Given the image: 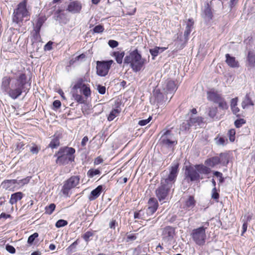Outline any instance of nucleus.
Here are the masks:
<instances>
[{"mask_svg": "<svg viewBox=\"0 0 255 255\" xmlns=\"http://www.w3.org/2000/svg\"><path fill=\"white\" fill-rule=\"evenodd\" d=\"M103 160L102 159V158H101L100 157H98L95 159L94 163H95V164H97V165L103 162Z\"/></svg>", "mask_w": 255, "mask_h": 255, "instance_id": "obj_63", "label": "nucleus"}, {"mask_svg": "<svg viewBox=\"0 0 255 255\" xmlns=\"http://www.w3.org/2000/svg\"><path fill=\"white\" fill-rule=\"evenodd\" d=\"M80 177L79 176H72L67 180L62 187V193L66 196H69L71 189L76 187L79 183Z\"/></svg>", "mask_w": 255, "mask_h": 255, "instance_id": "obj_8", "label": "nucleus"}, {"mask_svg": "<svg viewBox=\"0 0 255 255\" xmlns=\"http://www.w3.org/2000/svg\"><path fill=\"white\" fill-rule=\"evenodd\" d=\"M246 123V121L243 119H238L235 122V126L239 128Z\"/></svg>", "mask_w": 255, "mask_h": 255, "instance_id": "obj_44", "label": "nucleus"}, {"mask_svg": "<svg viewBox=\"0 0 255 255\" xmlns=\"http://www.w3.org/2000/svg\"><path fill=\"white\" fill-rule=\"evenodd\" d=\"M195 204L196 201L194 200V197L188 196L184 201L183 208L186 210L190 211L192 210Z\"/></svg>", "mask_w": 255, "mask_h": 255, "instance_id": "obj_15", "label": "nucleus"}, {"mask_svg": "<svg viewBox=\"0 0 255 255\" xmlns=\"http://www.w3.org/2000/svg\"><path fill=\"white\" fill-rule=\"evenodd\" d=\"M202 17L206 21H210L211 20L213 17V14L212 13V9L210 6L209 5V3H206L202 12Z\"/></svg>", "mask_w": 255, "mask_h": 255, "instance_id": "obj_13", "label": "nucleus"}, {"mask_svg": "<svg viewBox=\"0 0 255 255\" xmlns=\"http://www.w3.org/2000/svg\"><path fill=\"white\" fill-rule=\"evenodd\" d=\"M60 145L59 136L54 134L50 143L49 144V147L51 148H56Z\"/></svg>", "mask_w": 255, "mask_h": 255, "instance_id": "obj_29", "label": "nucleus"}, {"mask_svg": "<svg viewBox=\"0 0 255 255\" xmlns=\"http://www.w3.org/2000/svg\"><path fill=\"white\" fill-rule=\"evenodd\" d=\"M192 126L190 124L189 120H188L182 124V125L180 126V129L181 130H188Z\"/></svg>", "mask_w": 255, "mask_h": 255, "instance_id": "obj_40", "label": "nucleus"}, {"mask_svg": "<svg viewBox=\"0 0 255 255\" xmlns=\"http://www.w3.org/2000/svg\"><path fill=\"white\" fill-rule=\"evenodd\" d=\"M30 14L26 8V2L23 1L20 2L17 6V8L14 10L12 14V22L21 26L24 18H26V20L29 19Z\"/></svg>", "mask_w": 255, "mask_h": 255, "instance_id": "obj_5", "label": "nucleus"}, {"mask_svg": "<svg viewBox=\"0 0 255 255\" xmlns=\"http://www.w3.org/2000/svg\"><path fill=\"white\" fill-rule=\"evenodd\" d=\"M95 232V231H88L82 235V238L86 243H88L92 239Z\"/></svg>", "mask_w": 255, "mask_h": 255, "instance_id": "obj_31", "label": "nucleus"}, {"mask_svg": "<svg viewBox=\"0 0 255 255\" xmlns=\"http://www.w3.org/2000/svg\"><path fill=\"white\" fill-rule=\"evenodd\" d=\"M196 169L199 173L208 174L210 172V169L204 165H196L195 166Z\"/></svg>", "mask_w": 255, "mask_h": 255, "instance_id": "obj_28", "label": "nucleus"}, {"mask_svg": "<svg viewBox=\"0 0 255 255\" xmlns=\"http://www.w3.org/2000/svg\"><path fill=\"white\" fill-rule=\"evenodd\" d=\"M11 79L9 77H4L2 80L1 87L4 91L8 92L10 86Z\"/></svg>", "mask_w": 255, "mask_h": 255, "instance_id": "obj_26", "label": "nucleus"}, {"mask_svg": "<svg viewBox=\"0 0 255 255\" xmlns=\"http://www.w3.org/2000/svg\"><path fill=\"white\" fill-rule=\"evenodd\" d=\"M178 165L175 164L169 169L168 175L161 178L160 185L155 191L158 200L161 202L165 200L171 189L174 186L178 173Z\"/></svg>", "mask_w": 255, "mask_h": 255, "instance_id": "obj_1", "label": "nucleus"}, {"mask_svg": "<svg viewBox=\"0 0 255 255\" xmlns=\"http://www.w3.org/2000/svg\"><path fill=\"white\" fill-rule=\"evenodd\" d=\"M75 152V149L73 147L60 148L54 155V157H57L56 163L59 165H66L74 161L75 157L73 154Z\"/></svg>", "mask_w": 255, "mask_h": 255, "instance_id": "obj_4", "label": "nucleus"}, {"mask_svg": "<svg viewBox=\"0 0 255 255\" xmlns=\"http://www.w3.org/2000/svg\"><path fill=\"white\" fill-rule=\"evenodd\" d=\"M40 150V148H38L36 145H34L30 148V151L33 154H37Z\"/></svg>", "mask_w": 255, "mask_h": 255, "instance_id": "obj_54", "label": "nucleus"}, {"mask_svg": "<svg viewBox=\"0 0 255 255\" xmlns=\"http://www.w3.org/2000/svg\"><path fill=\"white\" fill-rule=\"evenodd\" d=\"M146 62V59L142 58L137 49L131 52L124 59V63L129 64L130 68L134 72L140 71Z\"/></svg>", "mask_w": 255, "mask_h": 255, "instance_id": "obj_2", "label": "nucleus"}, {"mask_svg": "<svg viewBox=\"0 0 255 255\" xmlns=\"http://www.w3.org/2000/svg\"><path fill=\"white\" fill-rule=\"evenodd\" d=\"M88 140L89 139L87 136H84L82 140L81 145L83 147H84L86 145L87 142L88 141Z\"/></svg>", "mask_w": 255, "mask_h": 255, "instance_id": "obj_59", "label": "nucleus"}, {"mask_svg": "<svg viewBox=\"0 0 255 255\" xmlns=\"http://www.w3.org/2000/svg\"><path fill=\"white\" fill-rule=\"evenodd\" d=\"M167 49L166 47H155L153 49H150L149 50L150 53L153 57V59L154 57L157 56L159 53H161L163 52Z\"/></svg>", "mask_w": 255, "mask_h": 255, "instance_id": "obj_30", "label": "nucleus"}, {"mask_svg": "<svg viewBox=\"0 0 255 255\" xmlns=\"http://www.w3.org/2000/svg\"><path fill=\"white\" fill-rule=\"evenodd\" d=\"M219 158L223 160V161H227L228 162L227 156L223 153L220 154Z\"/></svg>", "mask_w": 255, "mask_h": 255, "instance_id": "obj_64", "label": "nucleus"}, {"mask_svg": "<svg viewBox=\"0 0 255 255\" xmlns=\"http://www.w3.org/2000/svg\"><path fill=\"white\" fill-rule=\"evenodd\" d=\"M247 228H248V224H247V222H244L243 225V226H242L243 231H242V234H241L242 236H243L244 235V234L247 231Z\"/></svg>", "mask_w": 255, "mask_h": 255, "instance_id": "obj_62", "label": "nucleus"}, {"mask_svg": "<svg viewBox=\"0 0 255 255\" xmlns=\"http://www.w3.org/2000/svg\"><path fill=\"white\" fill-rule=\"evenodd\" d=\"M104 28L103 26L101 25H98L96 26L94 29L93 31L95 33H100L104 31Z\"/></svg>", "mask_w": 255, "mask_h": 255, "instance_id": "obj_50", "label": "nucleus"}, {"mask_svg": "<svg viewBox=\"0 0 255 255\" xmlns=\"http://www.w3.org/2000/svg\"><path fill=\"white\" fill-rule=\"evenodd\" d=\"M23 197V194L20 192H18L12 194L9 200V203L13 205L15 204L18 201L20 200Z\"/></svg>", "mask_w": 255, "mask_h": 255, "instance_id": "obj_25", "label": "nucleus"}, {"mask_svg": "<svg viewBox=\"0 0 255 255\" xmlns=\"http://www.w3.org/2000/svg\"><path fill=\"white\" fill-rule=\"evenodd\" d=\"M216 103L218 104L219 108L222 109L226 110L228 108V104L225 101L224 98L223 97H222L219 100V102H217Z\"/></svg>", "mask_w": 255, "mask_h": 255, "instance_id": "obj_36", "label": "nucleus"}, {"mask_svg": "<svg viewBox=\"0 0 255 255\" xmlns=\"http://www.w3.org/2000/svg\"><path fill=\"white\" fill-rule=\"evenodd\" d=\"M55 205L53 203L50 204L49 206H46L45 208V213L51 215L55 209Z\"/></svg>", "mask_w": 255, "mask_h": 255, "instance_id": "obj_38", "label": "nucleus"}, {"mask_svg": "<svg viewBox=\"0 0 255 255\" xmlns=\"http://www.w3.org/2000/svg\"><path fill=\"white\" fill-rule=\"evenodd\" d=\"M158 202L154 198H150L148 202V208L146 213L148 215H151L157 210L158 208Z\"/></svg>", "mask_w": 255, "mask_h": 255, "instance_id": "obj_12", "label": "nucleus"}, {"mask_svg": "<svg viewBox=\"0 0 255 255\" xmlns=\"http://www.w3.org/2000/svg\"><path fill=\"white\" fill-rule=\"evenodd\" d=\"M254 103L250 97L249 94H247L242 102V107L245 109L248 108L250 106H254Z\"/></svg>", "mask_w": 255, "mask_h": 255, "instance_id": "obj_23", "label": "nucleus"}, {"mask_svg": "<svg viewBox=\"0 0 255 255\" xmlns=\"http://www.w3.org/2000/svg\"><path fill=\"white\" fill-rule=\"evenodd\" d=\"M97 90L100 94H104L106 93V87L101 85H98Z\"/></svg>", "mask_w": 255, "mask_h": 255, "instance_id": "obj_48", "label": "nucleus"}, {"mask_svg": "<svg viewBox=\"0 0 255 255\" xmlns=\"http://www.w3.org/2000/svg\"><path fill=\"white\" fill-rule=\"evenodd\" d=\"M227 139L224 137H221L219 139H217L216 143L218 145H224L225 144Z\"/></svg>", "mask_w": 255, "mask_h": 255, "instance_id": "obj_51", "label": "nucleus"}, {"mask_svg": "<svg viewBox=\"0 0 255 255\" xmlns=\"http://www.w3.org/2000/svg\"><path fill=\"white\" fill-rule=\"evenodd\" d=\"M175 235V229L171 226H167L162 229V240L163 243L162 245L165 246L170 245L174 239Z\"/></svg>", "mask_w": 255, "mask_h": 255, "instance_id": "obj_7", "label": "nucleus"}, {"mask_svg": "<svg viewBox=\"0 0 255 255\" xmlns=\"http://www.w3.org/2000/svg\"><path fill=\"white\" fill-rule=\"evenodd\" d=\"M80 91L84 95L86 99H87V98L91 96V92L90 87L86 84L82 85V89Z\"/></svg>", "mask_w": 255, "mask_h": 255, "instance_id": "obj_33", "label": "nucleus"}, {"mask_svg": "<svg viewBox=\"0 0 255 255\" xmlns=\"http://www.w3.org/2000/svg\"><path fill=\"white\" fill-rule=\"evenodd\" d=\"M53 105L54 108L58 109L60 107L61 104L60 101L55 100L53 102Z\"/></svg>", "mask_w": 255, "mask_h": 255, "instance_id": "obj_58", "label": "nucleus"}, {"mask_svg": "<svg viewBox=\"0 0 255 255\" xmlns=\"http://www.w3.org/2000/svg\"><path fill=\"white\" fill-rule=\"evenodd\" d=\"M185 175L186 177L187 178H189L191 181H197L200 179V174L196 167H186L185 170ZM202 178V177L201 178V179Z\"/></svg>", "mask_w": 255, "mask_h": 255, "instance_id": "obj_11", "label": "nucleus"}, {"mask_svg": "<svg viewBox=\"0 0 255 255\" xmlns=\"http://www.w3.org/2000/svg\"><path fill=\"white\" fill-rule=\"evenodd\" d=\"M6 250L11 254H14L15 252V248L9 245H6L5 247Z\"/></svg>", "mask_w": 255, "mask_h": 255, "instance_id": "obj_52", "label": "nucleus"}, {"mask_svg": "<svg viewBox=\"0 0 255 255\" xmlns=\"http://www.w3.org/2000/svg\"><path fill=\"white\" fill-rule=\"evenodd\" d=\"M31 178V176H27L24 179L17 180V182L16 183V184L17 185H19L20 186H23V185L28 183L29 182Z\"/></svg>", "mask_w": 255, "mask_h": 255, "instance_id": "obj_37", "label": "nucleus"}, {"mask_svg": "<svg viewBox=\"0 0 255 255\" xmlns=\"http://www.w3.org/2000/svg\"><path fill=\"white\" fill-rule=\"evenodd\" d=\"M117 224L115 220H112L110 223L109 226L111 229H115L116 227V225Z\"/></svg>", "mask_w": 255, "mask_h": 255, "instance_id": "obj_61", "label": "nucleus"}, {"mask_svg": "<svg viewBox=\"0 0 255 255\" xmlns=\"http://www.w3.org/2000/svg\"><path fill=\"white\" fill-rule=\"evenodd\" d=\"M235 133H236V131L234 129H231L229 130L228 131L229 139L231 142H233L235 140Z\"/></svg>", "mask_w": 255, "mask_h": 255, "instance_id": "obj_46", "label": "nucleus"}, {"mask_svg": "<svg viewBox=\"0 0 255 255\" xmlns=\"http://www.w3.org/2000/svg\"><path fill=\"white\" fill-rule=\"evenodd\" d=\"M38 237V234L37 233H34L32 235H30L27 240V243L29 244H32L35 239Z\"/></svg>", "mask_w": 255, "mask_h": 255, "instance_id": "obj_45", "label": "nucleus"}, {"mask_svg": "<svg viewBox=\"0 0 255 255\" xmlns=\"http://www.w3.org/2000/svg\"><path fill=\"white\" fill-rule=\"evenodd\" d=\"M212 198L214 199L217 200L219 198V195L217 192L216 187H214L212 191Z\"/></svg>", "mask_w": 255, "mask_h": 255, "instance_id": "obj_49", "label": "nucleus"}, {"mask_svg": "<svg viewBox=\"0 0 255 255\" xmlns=\"http://www.w3.org/2000/svg\"><path fill=\"white\" fill-rule=\"evenodd\" d=\"M207 227H200L193 230L191 236L193 241L198 246H202L205 245L206 240V230L209 226V223L206 222Z\"/></svg>", "mask_w": 255, "mask_h": 255, "instance_id": "obj_6", "label": "nucleus"}, {"mask_svg": "<svg viewBox=\"0 0 255 255\" xmlns=\"http://www.w3.org/2000/svg\"><path fill=\"white\" fill-rule=\"evenodd\" d=\"M189 121L192 127H197L203 123V118L201 117H191Z\"/></svg>", "mask_w": 255, "mask_h": 255, "instance_id": "obj_27", "label": "nucleus"}, {"mask_svg": "<svg viewBox=\"0 0 255 255\" xmlns=\"http://www.w3.org/2000/svg\"><path fill=\"white\" fill-rule=\"evenodd\" d=\"M226 62L231 67H238L239 66L238 62L234 57H231L229 54H226Z\"/></svg>", "mask_w": 255, "mask_h": 255, "instance_id": "obj_22", "label": "nucleus"}, {"mask_svg": "<svg viewBox=\"0 0 255 255\" xmlns=\"http://www.w3.org/2000/svg\"><path fill=\"white\" fill-rule=\"evenodd\" d=\"M52 42L51 41H49L44 46V50H50L52 49Z\"/></svg>", "mask_w": 255, "mask_h": 255, "instance_id": "obj_57", "label": "nucleus"}, {"mask_svg": "<svg viewBox=\"0 0 255 255\" xmlns=\"http://www.w3.org/2000/svg\"><path fill=\"white\" fill-rule=\"evenodd\" d=\"M26 84V76L24 74H20L16 80L10 84L7 94L12 99H16L22 92H26L25 85Z\"/></svg>", "mask_w": 255, "mask_h": 255, "instance_id": "obj_3", "label": "nucleus"}, {"mask_svg": "<svg viewBox=\"0 0 255 255\" xmlns=\"http://www.w3.org/2000/svg\"><path fill=\"white\" fill-rule=\"evenodd\" d=\"M246 66L249 69L255 67V53L252 51L248 52Z\"/></svg>", "mask_w": 255, "mask_h": 255, "instance_id": "obj_19", "label": "nucleus"}, {"mask_svg": "<svg viewBox=\"0 0 255 255\" xmlns=\"http://www.w3.org/2000/svg\"><path fill=\"white\" fill-rule=\"evenodd\" d=\"M161 132L163 133L159 139L161 144L167 147H171L173 144H177L174 134L170 130H163Z\"/></svg>", "mask_w": 255, "mask_h": 255, "instance_id": "obj_9", "label": "nucleus"}, {"mask_svg": "<svg viewBox=\"0 0 255 255\" xmlns=\"http://www.w3.org/2000/svg\"><path fill=\"white\" fill-rule=\"evenodd\" d=\"M152 119L151 117H149L148 119L145 120H141L138 122V125L140 126H143L147 125L151 121Z\"/></svg>", "mask_w": 255, "mask_h": 255, "instance_id": "obj_47", "label": "nucleus"}, {"mask_svg": "<svg viewBox=\"0 0 255 255\" xmlns=\"http://www.w3.org/2000/svg\"><path fill=\"white\" fill-rule=\"evenodd\" d=\"M238 102V97H236L235 98L232 99L231 101V108L232 111L234 115H236L237 116H239L238 113L240 112V109L237 107Z\"/></svg>", "mask_w": 255, "mask_h": 255, "instance_id": "obj_24", "label": "nucleus"}, {"mask_svg": "<svg viewBox=\"0 0 255 255\" xmlns=\"http://www.w3.org/2000/svg\"><path fill=\"white\" fill-rule=\"evenodd\" d=\"M193 24L194 21H193V19H189L186 27V29L184 31V36H188L190 34L191 31V29L192 28L193 26Z\"/></svg>", "mask_w": 255, "mask_h": 255, "instance_id": "obj_34", "label": "nucleus"}, {"mask_svg": "<svg viewBox=\"0 0 255 255\" xmlns=\"http://www.w3.org/2000/svg\"><path fill=\"white\" fill-rule=\"evenodd\" d=\"M68 224V222L67 221L60 219L57 221V222L55 224V226L57 228H61L65 226Z\"/></svg>", "mask_w": 255, "mask_h": 255, "instance_id": "obj_42", "label": "nucleus"}, {"mask_svg": "<svg viewBox=\"0 0 255 255\" xmlns=\"http://www.w3.org/2000/svg\"><path fill=\"white\" fill-rule=\"evenodd\" d=\"M222 97L219 94H218L217 92H215L213 91H210L207 93V99L208 100L212 101L215 103L217 102H219V100Z\"/></svg>", "mask_w": 255, "mask_h": 255, "instance_id": "obj_20", "label": "nucleus"}, {"mask_svg": "<svg viewBox=\"0 0 255 255\" xmlns=\"http://www.w3.org/2000/svg\"><path fill=\"white\" fill-rule=\"evenodd\" d=\"M136 239V237L133 234L127 235V242L132 241Z\"/></svg>", "mask_w": 255, "mask_h": 255, "instance_id": "obj_56", "label": "nucleus"}, {"mask_svg": "<svg viewBox=\"0 0 255 255\" xmlns=\"http://www.w3.org/2000/svg\"><path fill=\"white\" fill-rule=\"evenodd\" d=\"M121 110L119 109H116L113 110L110 114H109L108 120L109 121H113L116 117L118 116V115L120 113Z\"/></svg>", "mask_w": 255, "mask_h": 255, "instance_id": "obj_35", "label": "nucleus"}, {"mask_svg": "<svg viewBox=\"0 0 255 255\" xmlns=\"http://www.w3.org/2000/svg\"><path fill=\"white\" fill-rule=\"evenodd\" d=\"M217 108L216 107H212L209 109L208 115L212 118H214L217 112Z\"/></svg>", "mask_w": 255, "mask_h": 255, "instance_id": "obj_43", "label": "nucleus"}, {"mask_svg": "<svg viewBox=\"0 0 255 255\" xmlns=\"http://www.w3.org/2000/svg\"><path fill=\"white\" fill-rule=\"evenodd\" d=\"M100 173V171L98 169H90L88 172H87V175L88 176V177H90V178H93L95 176L98 175V174H99Z\"/></svg>", "mask_w": 255, "mask_h": 255, "instance_id": "obj_39", "label": "nucleus"}, {"mask_svg": "<svg viewBox=\"0 0 255 255\" xmlns=\"http://www.w3.org/2000/svg\"><path fill=\"white\" fill-rule=\"evenodd\" d=\"M177 87L174 82L172 80H169L167 81L164 86V90L167 94H173L174 93Z\"/></svg>", "mask_w": 255, "mask_h": 255, "instance_id": "obj_17", "label": "nucleus"}, {"mask_svg": "<svg viewBox=\"0 0 255 255\" xmlns=\"http://www.w3.org/2000/svg\"><path fill=\"white\" fill-rule=\"evenodd\" d=\"M79 243V240L77 239L76 240V241H75L73 243H72L70 246H69V249L71 250H73V249H74L77 246V245Z\"/></svg>", "mask_w": 255, "mask_h": 255, "instance_id": "obj_60", "label": "nucleus"}, {"mask_svg": "<svg viewBox=\"0 0 255 255\" xmlns=\"http://www.w3.org/2000/svg\"><path fill=\"white\" fill-rule=\"evenodd\" d=\"M73 97L75 100H76L79 103H84L85 102V100L82 96L79 95L78 94H73Z\"/></svg>", "mask_w": 255, "mask_h": 255, "instance_id": "obj_41", "label": "nucleus"}, {"mask_svg": "<svg viewBox=\"0 0 255 255\" xmlns=\"http://www.w3.org/2000/svg\"><path fill=\"white\" fill-rule=\"evenodd\" d=\"M125 55L124 51H116L113 53V56L115 57L116 60L118 64H122L123 59Z\"/></svg>", "mask_w": 255, "mask_h": 255, "instance_id": "obj_32", "label": "nucleus"}, {"mask_svg": "<svg viewBox=\"0 0 255 255\" xmlns=\"http://www.w3.org/2000/svg\"><path fill=\"white\" fill-rule=\"evenodd\" d=\"M205 163L208 166L214 167L219 163H221L223 165H227L228 164V161H223V160L219 158V157L215 156L207 159L205 161Z\"/></svg>", "mask_w": 255, "mask_h": 255, "instance_id": "obj_14", "label": "nucleus"}, {"mask_svg": "<svg viewBox=\"0 0 255 255\" xmlns=\"http://www.w3.org/2000/svg\"><path fill=\"white\" fill-rule=\"evenodd\" d=\"M113 63L114 61L112 60L102 61H98L96 67L97 74L102 77L106 76L108 74Z\"/></svg>", "mask_w": 255, "mask_h": 255, "instance_id": "obj_10", "label": "nucleus"}, {"mask_svg": "<svg viewBox=\"0 0 255 255\" xmlns=\"http://www.w3.org/2000/svg\"><path fill=\"white\" fill-rule=\"evenodd\" d=\"M109 45L112 48H115L118 46L119 43L114 40H110L108 42Z\"/></svg>", "mask_w": 255, "mask_h": 255, "instance_id": "obj_53", "label": "nucleus"}, {"mask_svg": "<svg viewBox=\"0 0 255 255\" xmlns=\"http://www.w3.org/2000/svg\"><path fill=\"white\" fill-rule=\"evenodd\" d=\"M84 84L82 83V81L80 80L78 81L77 83L74 86L73 89H80V90L82 89V85H84Z\"/></svg>", "mask_w": 255, "mask_h": 255, "instance_id": "obj_55", "label": "nucleus"}, {"mask_svg": "<svg viewBox=\"0 0 255 255\" xmlns=\"http://www.w3.org/2000/svg\"><path fill=\"white\" fill-rule=\"evenodd\" d=\"M103 187L102 185L98 186L95 189L92 190L89 196V199L90 201H93L97 199L102 192Z\"/></svg>", "mask_w": 255, "mask_h": 255, "instance_id": "obj_21", "label": "nucleus"}, {"mask_svg": "<svg viewBox=\"0 0 255 255\" xmlns=\"http://www.w3.org/2000/svg\"><path fill=\"white\" fill-rule=\"evenodd\" d=\"M81 8L82 5L81 2L78 1H74L70 3L67 10L73 13H76L80 12Z\"/></svg>", "mask_w": 255, "mask_h": 255, "instance_id": "obj_16", "label": "nucleus"}, {"mask_svg": "<svg viewBox=\"0 0 255 255\" xmlns=\"http://www.w3.org/2000/svg\"><path fill=\"white\" fill-rule=\"evenodd\" d=\"M17 182L16 179L4 180L1 183L0 187L5 190H10L14 187V185Z\"/></svg>", "mask_w": 255, "mask_h": 255, "instance_id": "obj_18", "label": "nucleus"}]
</instances>
